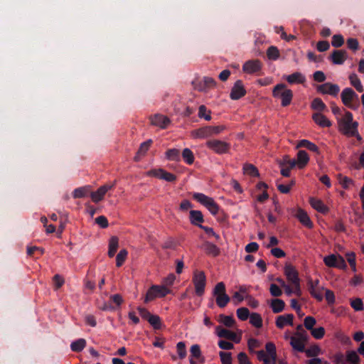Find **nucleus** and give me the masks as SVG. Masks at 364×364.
<instances>
[{
    "instance_id": "34",
    "label": "nucleus",
    "mask_w": 364,
    "mask_h": 364,
    "mask_svg": "<svg viewBox=\"0 0 364 364\" xmlns=\"http://www.w3.org/2000/svg\"><path fill=\"white\" fill-rule=\"evenodd\" d=\"M118 243H119V240H118L117 237L112 236L110 238L109 242V250H108V256L109 257H112L114 256V255L117 250V248H118Z\"/></svg>"
},
{
    "instance_id": "3",
    "label": "nucleus",
    "mask_w": 364,
    "mask_h": 364,
    "mask_svg": "<svg viewBox=\"0 0 364 364\" xmlns=\"http://www.w3.org/2000/svg\"><path fill=\"white\" fill-rule=\"evenodd\" d=\"M272 96L281 100L282 107H287L291 104L293 98V91L287 88L284 83H279L272 90Z\"/></svg>"
},
{
    "instance_id": "17",
    "label": "nucleus",
    "mask_w": 364,
    "mask_h": 364,
    "mask_svg": "<svg viewBox=\"0 0 364 364\" xmlns=\"http://www.w3.org/2000/svg\"><path fill=\"white\" fill-rule=\"evenodd\" d=\"M150 119L153 125L159 127L161 129H166L171 123V120L168 117L160 114H156L151 116Z\"/></svg>"
},
{
    "instance_id": "28",
    "label": "nucleus",
    "mask_w": 364,
    "mask_h": 364,
    "mask_svg": "<svg viewBox=\"0 0 364 364\" xmlns=\"http://www.w3.org/2000/svg\"><path fill=\"white\" fill-rule=\"evenodd\" d=\"M190 222L192 225L198 226L204 222L203 215L200 210H192L190 211Z\"/></svg>"
},
{
    "instance_id": "23",
    "label": "nucleus",
    "mask_w": 364,
    "mask_h": 364,
    "mask_svg": "<svg viewBox=\"0 0 364 364\" xmlns=\"http://www.w3.org/2000/svg\"><path fill=\"white\" fill-rule=\"evenodd\" d=\"M309 203L314 209L321 213L326 214L329 211L328 206L320 199L311 198L309 200Z\"/></svg>"
},
{
    "instance_id": "13",
    "label": "nucleus",
    "mask_w": 364,
    "mask_h": 364,
    "mask_svg": "<svg viewBox=\"0 0 364 364\" xmlns=\"http://www.w3.org/2000/svg\"><path fill=\"white\" fill-rule=\"evenodd\" d=\"M246 95V90L241 80H237L232 87L230 97L231 100H237Z\"/></svg>"
},
{
    "instance_id": "37",
    "label": "nucleus",
    "mask_w": 364,
    "mask_h": 364,
    "mask_svg": "<svg viewBox=\"0 0 364 364\" xmlns=\"http://www.w3.org/2000/svg\"><path fill=\"white\" fill-rule=\"evenodd\" d=\"M181 156L183 157V161L187 164L191 165L194 162L195 157L193 151L190 149H184L181 153Z\"/></svg>"
},
{
    "instance_id": "51",
    "label": "nucleus",
    "mask_w": 364,
    "mask_h": 364,
    "mask_svg": "<svg viewBox=\"0 0 364 364\" xmlns=\"http://www.w3.org/2000/svg\"><path fill=\"white\" fill-rule=\"evenodd\" d=\"M237 316L241 321H246L250 316V311L247 308L241 307L237 309Z\"/></svg>"
},
{
    "instance_id": "21",
    "label": "nucleus",
    "mask_w": 364,
    "mask_h": 364,
    "mask_svg": "<svg viewBox=\"0 0 364 364\" xmlns=\"http://www.w3.org/2000/svg\"><path fill=\"white\" fill-rule=\"evenodd\" d=\"M347 58V53L343 50H334L331 55V60L333 63L336 65H342L346 60Z\"/></svg>"
},
{
    "instance_id": "62",
    "label": "nucleus",
    "mask_w": 364,
    "mask_h": 364,
    "mask_svg": "<svg viewBox=\"0 0 364 364\" xmlns=\"http://www.w3.org/2000/svg\"><path fill=\"white\" fill-rule=\"evenodd\" d=\"M269 291L271 295L275 297L280 296L282 294V291L279 287L275 284H271L269 287Z\"/></svg>"
},
{
    "instance_id": "57",
    "label": "nucleus",
    "mask_w": 364,
    "mask_h": 364,
    "mask_svg": "<svg viewBox=\"0 0 364 364\" xmlns=\"http://www.w3.org/2000/svg\"><path fill=\"white\" fill-rule=\"evenodd\" d=\"M311 333L314 338L321 339L325 335V329L323 327L313 328Z\"/></svg>"
},
{
    "instance_id": "29",
    "label": "nucleus",
    "mask_w": 364,
    "mask_h": 364,
    "mask_svg": "<svg viewBox=\"0 0 364 364\" xmlns=\"http://www.w3.org/2000/svg\"><path fill=\"white\" fill-rule=\"evenodd\" d=\"M311 108L315 112H324L328 111V108L321 98H314L311 103Z\"/></svg>"
},
{
    "instance_id": "41",
    "label": "nucleus",
    "mask_w": 364,
    "mask_h": 364,
    "mask_svg": "<svg viewBox=\"0 0 364 364\" xmlns=\"http://www.w3.org/2000/svg\"><path fill=\"white\" fill-rule=\"evenodd\" d=\"M346 361L350 364H359L360 358L355 351L350 350L346 353Z\"/></svg>"
},
{
    "instance_id": "58",
    "label": "nucleus",
    "mask_w": 364,
    "mask_h": 364,
    "mask_svg": "<svg viewBox=\"0 0 364 364\" xmlns=\"http://www.w3.org/2000/svg\"><path fill=\"white\" fill-rule=\"evenodd\" d=\"M203 83L205 85L206 92L216 85L215 80L210 77H204L203 78Z\"/></svg>"
},
{
    "instance_id": "59",
    "label": "nucleus",
    "mask_w": 364,
    "mask_h": 364,
    "mask_svg": "<svg viewBox=\"0 0 364 364\" xmlns=\"http://www.w3.org/2000/svg\"><path fill=\"white\" fill-rule=\"evenodd\" d=\"M343 43H344V39L341 35L337 34V35H334L332 37L331 44L333 47L339 48V47L342 46Z\"/></svg>"
},
{
    "instance_id": "54",
    "label": "nucleus",
    "mask_w": 364,
    "mask_h": 364,
    "mask_svg": "<svg viewBox=\"0 0 364 364\" xmlns=\"http://www.w3.org/2000/svg\"><path fill=\"white\" fill-rule=\"evenodd\" d=\"M347 260L353 272H356L355 255L353 252H347L346 255Z\"/></svg>"
},
{
    "instance_id": "25",
    "label": "nucleus",
    "mask_w": 364,
    "mask_h": 364,
    "mask_svg": "<svg viewBox=\"0 0 364 364\" xmlns=\"http://www.w3.org/2000/svg\"><path fill=\"white\" fill-rule=\"evenodd\" d=\"M310 157L304 150L297 151V168H304L309 164Z\"/></svg>"
},
{
    "instance_id": "45",
    "label": "nucleus",
    "mask_w": 364,
    "mask_h": 364,
    "mask_svg": "<svg viewBox=\"0 0 364 364\" xmlns=\"http://www.w3.org/2000/svg\"><path fill=\"white\" fill-rule=\"evenodd\" d=\"M198 117L210 121L211 119L210 111L208 110L205 105H200L198 109Z\"/></svg>"
},
{
    "instance_id": "52",
    "label": "nucleus",
    "mask_w": 364,
    "mask_h": 364,
    "mask_svg": "<svg viewBox=\"0 0 364 364\" xmlns=\"http://www.w3.org/2000/svg\"><path fill=\"white\" fill-rule=\"evenodd\" d=\"M244 172L251 176H257L259 175L258 170L252 164H245L243 167Z\"/></svg>"
},
{
    "instance_id": "20",
    "label": "nucleus",
    "mask_w": 364,
    "mask_h": 364,
    "mask_svg": "<svg viewBox=\"0 0 364 364\" xmlns=\"http://www.w3.org/2000/svg\"><path fill=\"white\" fill-rule=\"evenodd\" d=\"M261 63L258 60H248L242 67L244 72L247 73H254L261 70Z\"/></svg>"
},
{
    "instance_id": "38",
    "label": "nucleus",
    "mask_w": 364,
    "mask_h": 364,
    "mask_svg": "<svg viewBox=\"0 0 364 364\" xmlns=\"http://www.w3.org/2000/svg\"><path fill=\"white\" fill-rule=\"evenodd\" d=\"M86 341L83 338L77 339L73 341L70 345V348L74 352H80L85 347Z\"/></svg>"
},
{
    "instance_id": "8",
    "label": "nucleus",
    "mask_w": 364,
    "mask_h": 364,
    "mask_svg": "<svg viewBox=\"0 0 364 364\" xmlns=\"http://www.w3.org/2000/svg\"><path fill=\"white\" fill-rule=\"evenodd\" d=\"M341 97L342 102L346 107L353 109L358 108V105H355L353 103L355 100H358V95L351 88L347 87L343 89L341 94Z\"/></svg>"
},
{
    "instance_id": "12",
    "label": "nucleus",
    "mask_w": 364,
    "mask_h": 364,
    "mask_svg": "<svg viewBox=\"0 0 364 364\" xmlns=\"http://www.w3.org/2000/svg\"><path fill=\"white\" fill-rule=\"evenodd\" d=\"M116 181L112 183H107L104 186H100L96 191L91 193V198L93 202L98 203L101 201L107 192L114 188Z\"/></svg>"
},
{
    "instance_id": "16",
    "label": "nucleus",
    "mask_w": 364,
    "mask_h": 364,
    "mask_svg": "<svg viewBox=\"0 0 364 364\" xmlns=\"http://www.w3.org/2000/svg\"><path fill=\"white\" fill-rule=\"evenodd\" d=\"M216 333L218 337L220 338H224L226 339H229L230 341H232L235 343H239L240 341V338H238L237 337V335L235 333L228 330L226 328H224L221 327L220 326H218L216 327Z\"/></svg>"
},
{
    "instance_id": "53",
    "label": "nucleus",
    "mask_w": 364,
    "mask_h": 364,
    "mask_svg": "<svg viewBox=\"0 0 364 364\" xmlns=\"http://www.w3.org/2000/svg\"><path fill=\"white\" fill-rule=\"evenodd\" d=\"M220 321L227 327H232L235 323L234 318L230 316L220 315Z\"/></svg>"
},
{
    "instance_id": "56",
    "label": "nucleus",
    "mask_w": 364,
    "mask_h": 364,
    "mask_svg": "<svg viewBox=\"0 0 364 364\" xmlns=\"http://www.w3.org/2000/svg\"><path fill=\"white\" fill-rule=\"evenodd\" d=\"M257 358L260 361H263V364H270L271 363V358L269 354L265 353L264 350H259L257 353Z\"/></svg>"
},
{
    "instance_id": "48",
    "label": "nucleus",
    "mask_w": 364,
    "mask_h": 364,
    "mask_svg": "<svg viewBox=\"0 0 364 364\" xmlns=\"http://www.w3.org/2000/svg\"><path fill=\"white\" fill-rule=\"evenodd\" d=\"M152 287H156L154 291L156 292L158 297H164L171 293V290L164 286L152 285Z\"/></svg>"
},
{
    "instance_id": "42",
    "label": "nucleus",
    "mask_w": 364,
    "mask_h": 364,
    "mask_svg": "<svg viewBox=\"0 0 364 364\" xmlns=\"http://www.w3.org/2000/svg\"><path fill=\"white\" fill-rule=\"evenodd\" d=\"M338 180L341 186L345 189L349 188L353 184V181L350 178L342 174L338 175Z\"/></svg>"
},
{
    "instance_id": "39",
    "label": "nucleus",
    "mask_w": 364,
    "mask_h": 364,
    "mask_svg": "<svg viewBox=\"0 0 364 364\" xmlns=\"http://www.w3.org/2000/svg\"><path fill=\"white\" fill-rule=\"evenodd\" d=\"M151 144H152L151 139H149V140L141 144L140 147L137 151V156H135L136 161L139 160V156H143L146 153V151L149 150Z\"/></svg>"
},
{
    "instance_id": "9",
    "label": "nucleus",
    "mask_w": 364,
    "mask_h": 364,
    "mask_svg": "<svg viewBox=\"0 0 364 364\" xmlns=\"http://www.w3.org/2000/svg\"><path fill=\"white\" fill-rule=\"evenodd\" d=\"M146 175L148 176H154L168 182H174L177 178L176 175L169 173L163 168L151 169L147 172Z\"/></svg>"
},
{
    "instance_id": "5",
    "label": "nucleus",
    "mask_w": 364,
    "mask_h": 364,
    "mask_svg": "<svg viewBox=\"0 0 364 364\" xmlns=\"http://www.w3.org/2000/svg\"><path fill=\"white\" fill-rule=\"evenodd\" d=\"M193 198L197 202L208 208L212 215H215L218 214L219 211V206L212 198L201 193H194L193 194Z\"/></svg>"
},
{
    "instance_id": "24",
    "label": "nucleus",
    "mask_w": 364,
    "mask_h": 364,
    "mask_svg": "<svg viewBox=\"0 0 364 364\" xmlns=\"http://www.w3.org/2000/svg\"><path fill=\"white\" fill-rule=\"evenodd\" d=\"M284 274L291 284L296 286V268L290 263H286Z\"/></svg>"
},
{
    "instance_id": "18",
    "label": "nucleus",
    "mask_w": 364,
    "mask_h": 364,
    "mask_svg": "<svg viewBox=\"0 0 364 364\" xmlns=\"http://www.w3.org/2000/svg\"><path fill=\"white\" fill-rule=\"evenodd\" d=\"M297 220L307 229H312L314 223L308 213L302 209H297Z\"/></svg>"
},
{
    "instance_id": "55",
    "label": "nucleus",
    "mask_w": 364,
    "mask_h": 364,
    "mask_svg": "<svg viewBox=\"0 0 364 364\" xmlns=\"http://www.w3.org/2000/svg\"><path fill=\"white\" fill-rule=\"evenodd\" d=\"M219 356L222 364H232V355L231 353L220 351Z\"/></svg>"
},
{
    "instance_id": "64",
    "label": "nucleus",
    "mask_w": 364,
    "mask_h": 364,
    "mask_svg": "<svg viewBox=\"0 0 364 364\" xmlns=\"http://www.w3.org/2000/svg\"><path fill=\"white\" fill-rule=\"evenodd\" d=\"M237 359L239 364H250V362L247 354L244 352H240L237 355Z\"/></svg>"
},
{
    "instance_id": "11",
    "label": "nucleus",
    "mask_w": 364,
    "mask_h": 364,
    "mask_svg": "<svg viewBox=\"0 0 364 364\" xmlns=\"http://www.w3.org/2000/svg\"><path fill=\"white\" fill-rule=\"evenodd\" d=\"M316 90L322 95H330L331 96L336 97L339 93L340 87L336 84L326 82L317 85Z\"/></svg>"
},
{
    "instance_id": "49",
    "label": "nucleus",
    "mask_w": 364,
    "mask_h": 364,
    "mask_svg": "<svg viewBox=\"0 0 364 364\" xmlns=\"http://www.w3.org/2000/svg\"><path fill=\"white\" fill-rule=\"evenodd\" d=\"M275 280L281 285L282 287L284 289V291L287 295H291L292 293H294V287L286 284L285 281L282 278L277 277Z\"/></svg>"
},
{
    "instance_id": "7",
    "label": "nucleus",
    "mask_w": 364,
    "mask_h": 364,
    "mask_svg": "<svg viewBox=\"0 0 364 364\" xmlns=\"http://www.w3.org/2000/svg\"><path fill=\"white\" fill-rule=\"evenodd\" d=\"M206 146L218 154H224L229 152L231 145L219 139L208 140L205 143Z\"/></svg>"
},
{
    "instance_id": "30",
    "label": "nucleus",
    "mask_w": 364,
    "mask_h": 364,
    "mask_svg": "<svg viewBox=\"0 0 364 364\" xmlns=\"http://www.w3.org/2000/svg\"><path fill=\"white\" fill-rule=\"evenodd\" d=\"M191 356L198 360L199 363H203L205 358L202 355L200 347L198 344L193 345L190 348Z\"/></svg>"
},
{
    "instance_id": "15",
    "label": "nucleus",
    "mask_w": 364,
    "mask_h": 364,
    "mask_svg": "<svg viewBox=\"0 0 364 364\" xmlns=\"http://www.w3.org/2000/svg\"><path fill=\"white\" fill-rule=\"evenodd\" d=\"M281 168V174L285 177L289 176L290 170L296 166V159L289 160L288 156H285L279 163Z\"/></svg>"
},
{
    "instance_id": "35",
    "label": "nucleus",
    "mask_w": 364,
    "mask_h": 364,
    "mask_svg": "<svg viewBox=\"0 0 364 364\" xmlns=\"http://www.w3.org/2000/svg\"><path fill=\"white\" fill-rule=\"evenodd\" d=\"M285 304L284 301L279 299H274L272 300L271 302V308L272 309V311L275 314L282 312L284 309Z\"/></svg>"
},
{
    "instance_id": "40",
    "label": "nucleus",
    "mask_w": 364,
    "mask_h": 364,
    "mask_svg": "<svg viewBox=\"0 0 364 364\" xmlns=\"http://www.w3.org/2000/svg\"><path fill=\"white\" fill-rule=\"evenodd\" d=\"M250 323L256 328L262 326V319L261 316L257 313H252L250 315Z\"/></svg>"
},
{
    "instance_id": "27",
    "label": "nucleus",
    "mask_w": 364,
    "mask_h": 364,
    "mask_svg": "<svg viewBox=\"0 0 364 364\" xmlns=\"http://www.w3.org/2000/svg\"><path fill=\"white\" fill-rule=\"evenodd\" d=\"M203 248L207 255L213 257H217L220 253V248L208 241H205L203 244Z\"/></svg>"
},
{
    "instance_id": "36",
    "label": "nucleus",
    "mask_w": 364,
    "mask_h": 364,
    "mask_svg": "<svg viewBox=\"0 0 364 364\" xmlns=\"http://www.w3.org/2000/svg\"><path fill=\"white\" fill-rule=\"evenodd\" d=\"M166 157L168 160L179 161L181 160L180 151L177 149H170L166 151Z\"/></svg>"
},
{
    "instance_id": "33",
    "label": "nucleus",
    "mask_w": 364,
    "mask_h": 364,
    "mask_svg": "<svg viewBox=\"0 0 364 364\" xmlns=\"http://www.w3.org/2000/svg\"><path fill=\"white\" fill-rule=\"evenodd\" d=\"M349 80L350 85L353 86L358 92H363L364 87L361 83V81L355 73H351L349 75Z\"/></svg>"
},
{
    "instance_id": "46",
    "label": "nucleus",
    "mask_w": 364,
    "mask_h": 364,
    "mask_svg": "<svg viewBox=\"0 0 364 364\" xmlns=\"http://www.w3.org/2000/svg\"><path fill=\"white\" fill-rule=\"evenodd\" d=\"M148 322L156 330L160 329L161 328V318L157 315H152L150 318H149Z\"/></svg>"
},
{
    "instance_id": "47",
    "label": "nucleus",
    "mask_w": 364,
    "mask_h": 364,
    "mask_svg": "<svg viewBox=\"0 0 364 364\" xmlns=\"http://www.w3.org/2000/svg\"><path fill=\"white\" fill-rule=\"evenodd\" d=\"M88 193V188L87 187H80L75 188L73 192V197L74 198H84Z\"/></svg>"
},
{
    "instance_id": "32",
    "label": "nucleus",
    "mask_w": 364,
    "mask_h": 364,
    "mask_svg": "<svg viewBox=\"0 0 364 364\" xmlns=\"http://www.w3.org/2000/svg\"><path fill=\"white\" fill-rule=\"evenodd\" d=\"M265 349L267 353L269 354L271 358V363L270 364H277V352H276V346L272 342H268L265 345Z\"/></svg>"
},
{
    "instance_id": "63",
    "label": "nucleus",
    "mask_w": 364,
    "mask_h": 364,
    "mask_svg": "<svg viewBox=\"0 0 364 364\" xmlns=\"http://www.w3.org/2000/svg\"><path fill=\"white\" fill-rule=\"evenodd\" d=\"M350 305L355 311H362L363 309V304L360 299H355L350 301Z\"/></svg>"
},
{
    "instance_id": "2",
    "label": "nucleus",
    "mask_w": 364,
    "mask_h": 364,
    "mask_svg": "<svg viewBox=\"0 0 364 364\" xmlns=\"http://www.w3.org/2000/svg\"><path fill=\"white\" fill-rule=\"evenodd\" d=\"M339 129L345 134L348 136H355L358 134V123L353 122V114L346 111L342 117L338 121Z\"/></svg>"
},
{
    "instance_id": "61",
    "label": "nucleus",
    "mask_w": 364,
    "mask_h": 364,
    "mask_svg": "<svg viewBox=\"0 0 364 364\" xmlns=\"http://www.w3.org/2000/svg\"><path fill=\"white\" fill-rule=\"evenodd\" d=\"M316 323V319L312 316H306L304 320V325L305 328L310 331L314 328Z\"/></svg>"
},
{
    "instance_id": "22",
    "label": "nucleus",
    "mask_w": 364,
    "mask_h": 364,
    "mask_svg": "<svg viewBox=\"0 0 364 364\" xmlns=\"http://www.w3.org/2000/svg\"><path fill=\"white\" fill-rule=\"evenodd\" d=\"M192 137L195 139H205L211 136L210 126H205L191 132Z\"/></svg>"
},
{
    "instance_id": "31",
    "label": "nucleus",
    "mask_w": 364,
    "mask_h": 364,
    "mask_svg": "<svg viewBox=\"0 0 364 364\" xmlns=\"http://www.w3.org/2000/svg\"><path fill=\"white\" fill-rule=\"evenodd\" d=\"M299 147H304L308 150L312 152H315L316 154L319 153L318 146L315 144L307 139H302L297 141V148Z\"/></svg>"
},
{
    "instance_id": "10",
    "label": "nucleus",
    "mask_w": 364,
    "mask_h": 364,
    "mask_svg": "<svg viewBox=\"0 0 364 364\" xmlns=\"http://www.w3.org/2000/svg\"><path fill=\"white\" fill-rule=\"evenodd\" d=\"M323 262L327 267L345 269L346 267L344 259L340 255H330L323 258Z\"/></svg>"
},
{
    "instance_id": "26",
    "label": "nucleus",
    "mask_w": 364,
    "mask_h": 364,
    "mask_svg": "<svg viewBox=\"0 0 364 364\" xmlns=\"http://www.w3.org/2000/svg\"><path fill=\"white\" fill-rule=\"evenodd\" d=\"M294 321V315L293 314H287V315H281L279 316L276 321V326L279 328H284L286 325H293Z\"/></svg>"
},
{
    "instance_id": "44",
    "label": "nucleus",
    "mask_w": 364,
    "mask_h": 364,
    "mask_svg": "<svg viewBox=\"0 0 364 364\" xmlns=\"http://www.w3.org/2000/svg\"><path fill=\"white\" fill-rule=\"evenodd\" d=\"M127 255H128V252L125 249L121 250L119 251V252L117 255V257H116L117 267H119L124 264V262L127 257Z\"/></svg>"
},
{
    "instance_id": "19",
    "label": "nucleus",
    "mask_w": 364,
    "mask_h": 364,
    "mask_svg": "<svg viewBox=\"0 0 364 364\" xmlns=\"http://www.w3.org/2000/svg\"><path fill=\"white\" fill-rule=\"evenodd\" d=\"M323 113L314 112L312 115V119L321 127H330L332 124L331 122Z\"/></svg>"
},
{
    "instance_id": "50",
    "label": "nucleus",
    "mask_w": 364,
    "mask_h": 364,
    "mask_svg": "<svg viewBox=\"0 0 364 364\" xmlns=\"http://www.w3.org/2000/svg\"><path fill=\"white\" fill-rule=\"evenodd\" d=\"M267 55L270 60H277L279 56V51L275 46H270L267 50Z\"/></svg>"
},
{
    "instance_id": "1",
    "label": "nucleus",
    "mask_w": 364,
    "mask_h": 364,
    "mask_svg": "<svg viewBox=\"0 0 364 364\" xmlns=\"http://www.w3.org/2000/svg\"><path fill=\"white\" fill-rule=\"evenodd\" d=\"M309 336L302 335L297 332V351L305 352L309 358H314L323 353L320 346L317 344H313L306 348V345L309 341Z\"/></svg>"
},
{
    "instance_id": "14",
    "label": "nucleus",
    "mask_w": 364,
    "mask_h": 364,
    "mask_svg": "<svg viewBox=\"0 0 364 364\" xmlns=\"http://www.w3.org/2000/svg\"><path fill=\"white\" fill-rule=\"evenodd\" d=\"M308 284L311 295L318 301H321L323 299L324 289L319 286V281L318 279H310L309 280Z\"/></svg>"
},
{
    "instance_id": "60",
    "label": "nucleus",
    "mask_w": 364,
    "mask_h": 364,
    "mask_svg": "<svg viewBox=\"0 0 364 364\" xmlns=\"http://www.w3.org/2000/svg\"><path fill=\"white\" fill-rule=\"evenodd\" d=\"M156 287H152V286L148 289L146 294V296H145V299H144V302L145 303H148L152 300H154V299H156L157 296V294H156V292L154 291V289H156Z\"/></svg>"
},
{
    "instance_id": "43",
    "label": "nucleus",
    "mask_w": 364,
    "mask_h": 364,
    "mask_svg": "<svg viewBox=\"0 0 364 364\" xmlns=\"http://www.w3.org/2000/svg\"><path fill=\"white\" fill-rule=\"evenodd\" d=\"M176 350L178 355V358L181 360L186 357L187 351L186 343L183 341H180L176 344Z\"/></svg>"
},
{
    "instance_id": "4",
    "label": "nucleus",
    "mask_w": 364,
    "mask_h": 364,
    "mask_svg": "<svg viewBox=\"0 0 364 364\" xmlns=\"http://www.w3.org/2000/svg\"><path fill=\"white\" fill-rule=\"evenodd\" d=\"M213 295L218 307L225 308L230 302V298L225 292V285L223 282H218L213 290Z\"/></svg>"
},
{
    "instance_id": "6",
    "label": "nucleus",
    "mask_w": 364,
    "mask_h": 364,
    "mask_svg": "<svg viewBox=\"0 0 364 364\" xmlns=\"http://www.w3.org/2000/svg\"><path fill=\"white\" fill-rule=\"evenodd\" d=\"M195 291L197 296H201L205 292L206 286V276L203 271L195 270L192 278Z\"/></svg>"
}]
</instances>
